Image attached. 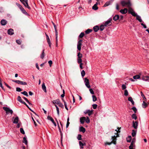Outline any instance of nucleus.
Listing matches in <instances>:
<instances>
[{"label": "nucleus", "instance_id": "nucleus-1", "mask_svg": "<svg viewBox=\"0 0 149 149\" xmlns=\"http://www.w3.org/2000/svg\"><path fill=\"white\" fill-rule=\"evenodd\" d=\"M120 4L123 7H129L131 6V3L130 1H126L125 0H122L120 2Z\"/></svg>", "mask_w": 149, "mask_h": 149}, {"label": "nucleus", "instance_id": "nucleus-2", "mask_svg": "<svg viewBox=\"0 0 149 149\" xmlns=\"http://www.w3.org/2000/svg\"><path fill=\"white\" fill-rule=\"evenodd\" d=\"M119 137V134H117V135H114L113 136H112L111 137V139L112 140V141L111 143L107 142L105 143L106 145H110L112 143H113L114 144H116V141L117 140L116 138Z\"/></svg>", "mask_w": 149, "mask_h": 149}, {"label": "nucleus", "instance_id": "nucleus-3", "mask_svg": "<svg viewBox=\"0 0 149 149\" xmlns=\"http://www.w3.org/2000/svg\"><path fill=\"white\" fill-rule=\"evenodd\" d=\"M52 23L53 25L55 30V36H56V46L57 47L58 46V32L57 31V30L56 29V25L53 22H52Z\"/></svg>", "mask_w": 149, "mask_h": 149}, {"label": "nucleus", "instance_id": "nucleus-4", "mask_svg": "<svg viewBox=\"0 0 149 149\" xmlns=\"http://www.w3.org/2000/svg\"><path fill=\"white\" fill-rule=\"evenodd\" d=\"M3 109L6 111L7 114L10 113L11 114H12L13 113V112L12 110L10 109L8 107H3Z\"/></svg>", "mask_w": 149, "mask_h": 149}, {"label": "nucleus", "instance_id": "nucleus-5", "mask_svg": "<svg viewBox=\"0 0 149 149\" xmlns=\"http://www.w3.org/2000/svg\"><path fill=\"white\" fill-rule=\"evenodd\" d=\"M24 5V6L29 9H30V7L29 6L28 3V0H20Z\"/></svg>", "mask_w": 149, "mask_h": 149}, {"label": "nucleus", "instance_id": "nucleus-6", "mask_svg": "<svg viewBox=\"0 0 149 149\" xmlns=\"http://www.w3.org/2000/svg\"><path fill=\"white\" fill-rule=\"evenodd\" d=\"M13 81L14 82L18 84L22 85H26L27 84L26 82L23 81H22L18 80H13Z\"/></svg>", "mask_w": 149, "mask_h": 149}, {"label": "nucleus", "instance_id": "nucleus-7", "mask_svg": "<svg viewBox=\"0 0 149 149\" xmlns=\"http://www.w3.org/2000/svg\"><path fill=\"white\" fill-rule=\"evenodd\" d=\"M84 82L85 83V84L86 86L88 88H90L91 87V86L89 84V80L86 78H85L84 79Z\"/></svg>", "mask_w": 149, "mask_h": 149}, {"label": "nucleus", "instance_id": "nucleus-8", "mask_svg": "<svg viewBox=\"0 0 149 149\" xmlns=\"http://www.w3.org/2000/svg\"><path fill=\"white\" fill-rule=\"evenodd\" d=\"M47 118L48 120H50L53 123L55 126H56V124L55 122H54V119L51 116H48Z\"/></svg>", "mask_w": 149, "mask_h": 149}, {"label": "nucleus", "instance_id": "nucleus-9", "mask_svg": "<svg viewBox=\"0 0 149 149\" xmlns=\"http://www.w3.org/2000/svg\"><path fill=\"white\" fill-rule=\"evenodd\" d=\"M138 125V122L137 121H133V127L134 129H136L137 128Z\"/></svg>", "mask_w": 149, "mask_h": 149}, {"label": "nucleus", "instance_id": "nucleus-10", "mask_svg": "<svg viewBox=\"0 0 149 149\" xmlns=\"http://www.w3.org/2000/svg\"><path fill=\"white\" fill-rule=\"evenodd\" d=\"M8 33L10 35H12L14 34L13 30L12 29H10L7 31Z\"/></svg>", "mask_w": 149, "mask_h": 149}, {"label": "nucleus", "instance_id": "nucleus-11", "mask_svg": "<svg viewBox=\"0 0 149 149\" xmlns=\"http://www.w3.org/2000/svg\"><path fill=\"white\" fill-rule=\"evenodd\" d=\"M127 8H125L123 9H121L120 11V12L122 14H125L127 12Z\"/></svg>", "mask_w": 149, "mask_h": 149}, {"label": "nucleus", "instance_id": "nucleus-12", "mask_svg": "<svg viewBox=\"0 0 149 149\" xmlns=\"http://www.w3.org/2000/svg\"><path fill=\"white\" fill-rule=\"evenodd\" d=\"M8 22L4 19H2L1 21V24L2 26L5 25Z\"/></svg>", "mask_w": 149, "mask_h": 149}, {"label": "nucleus", "instance_id": "nucleus-13", "mask_svg": "<svg viewBox=\"0 0 149 149\" xmlns=\"http://www.w3.org/2000/svg\"><path fill=\"white\" fill-rule=\"evenodd\" d=\"M93 112V110L90 111V110H87L84 112V113L86 114L88 113V115L90 116L92 114Z\"/></svg>", "mask_w": 149, "mask_h": 149}, {"label": "nucleus", "instance_id": "nucleus-14", "mask_svg": "<svg viewBox=\"0 0 149 149\" xmlns=\"http://www.w3.org/2000/svg\"><path fill=\"white\" fill-rule=\"evenodd\" d=\"M80 122L82 124H83L86 120V117H83L80 118Z\"/></svg>", "mask_w": 149, "mask_h": 149}, {"label": "nucleus", "instance_id": "nucleus-15", "mask_svg": "<svg viewBox=\"0 0 149 149\" xmlns=\"http://www.w3.org/2000/svg\"><path fill=\"white\" fill-rule=\"evenodd\" d=\"M112 20V19H111L105 22L104 24L105 26H107L108 25H109V24L110 23H111V21Z\"/></svg>", "mask_w": 149, "mask_h": 149}, {"label": "nucleus", "instance_id": "nucleus-16", "mask_svg": "<svg viewBox=\"0 0 149 149\" xmlns=\"http://www.w3.org/2000/svg\"><path fill=\"white\" fill-rule=\"evenodd\" d=\"M98 4V2H96L93 6L92 9L94 10H96L98 9V7L97 6Z\"/></svg>", "mask_w": 149, "mask_h": 149}, {"label": "nucleus", "instance_id": "nucleus-17", "mask_svg": "<svg viewBox=\"0 0 149 149\" xmlns=\"http://www.w3.org/2000/svg\"><path fill=\"white\" fill-rule=\"evenodd\" d=\"M143 80L149 82V77L144 76L142 78Z\"/></svg>", "mask_w": 149, "mask_h": 149}, {"label": "nucleus", "instance_id": "nucleus-18", "mask_svg": "<svg viewBox=\"0 0 149 149\" xmlns=\"http://www.w3.org/2000/svg\"><path fill=\"white\" fill-rule=\"evenodd\" d=\"M60 102V101L58 99L54 100L52 101V102L53 104H58Z\"/></svg>", "mask_w": 149, "mask_h": 149}, {"label": "nucleus", "instance_id": "nucleus-19", "mask_svg": "<svg viewBox=\"0 0 149 149\" xmlns=\"http://www.w3.org/2000/svg\"><path fill=\"white\" fill-rule=\"evenodd\" d=\"M19 121V118L18 117H16L15 118L14 120L13 121V123L15 124H17L18 123Z\"/></svg>", "mask_w": 149, "mask_h": 149}, {"label": "nucleus", "instance_id": "nucleus-20", "mask_svg": "<svg viewBox=\"0 0 149 149\" xmlns=\"http://www.w3.org/2000/svg\"><path fill=\"white\" fill-rule=\"evenodd\" d=\"M128 100L129 101H130L132 105H134V102L132 98L131 97H129L128 98Z\"/></svg>", "mask_w": 149, "mask_h": 149}, {"label": "nucleus", "instance_id": "nucleus-21", "mask_svg": "<svg viewBox=\"0 0 149 149\" xmlns=\"http://www.w3.org/2000/svg\"><path fill=\"white\" fill-rule=\"evenodd\" d=\"M145 101H143V103L142 104V107L144 108H146L148 106V104L145 102Z\"/></svg>", "mask_w": 149, "mask_h": 149}, {"label": "nucleus", "instance_id": "nucleus-22", "mask_svg": "<svg viewBox=\"0 0 149 149\" xmlns=\"http://www.w3.org/2000/svg\"><path fill=\"white\" fill-rule=\"evenodd\" d=\"M42 90L45 92H47L46 89V87L44 83H43L42 85Z\"/></svg>", "mask_w": 149, "mask_h": 149}, {"label": "nucleus", "instance_id": "nucleus-23", "mask_svg": "<svg viewBox=\"0 0 149 149\" xmlns=\"http://www.w3.org/2000/svg\"><path fill=\"white\" fill-rule=\"evenodd\" d=\"M79 131L80 132H82L83 133H84L86 131V129L84 127L82 126L80 127Z\"/></svg>", "mask_w": 149, "mask_h": 149}, {"label": "nucleus", "instance_id": "nucleus-24", "mask_svg": "<svg viewBox=\"0 0 149 149\" xmlns=\"http://www.w3.org/2000/svg\"><path fill=\"white\" fill-rule=\"evenodd\" d=\"M120 17L118 15H115L113 17V19L114 21H116Z\"/></svg>", "mask_w": 149, "mask_h": 149}, {"label": "nucleus", "instance_id": "nucleus-25", "mask_svg": "<svg viewBox=\"0 0 149 149\" xmlns=\"http://www.w3.org/2000/svg\"><path fill=\"white\" fill-rule=\"evenodd\" d=\"M93 29L95 32H97L99 29V27L97 26H96L93 27Z\"/></svg>", "mask_w": 149, "mask_h": 149}, {"label": "nucleus", "instance_id": "nucleus-26", "mask_svg": "<svg viewBox=\"0 0 149 149\" xmlns=\"http://www.w3.org/2000/svg\"><path fill=\"white\" fill-rule=\"evenodd\" d=\"M136 19L138 20L139 22H142V20L141 18V17L140 16L137 15L136 16Z\"/></svg>", "mask_w": 149, "mask_h": 149}, {"label": "nucleus", "instance_id": "nucleus-27", "mask_svg": "<svg viewBox=\"0 0 149 149\" xmlns=\"http://www.w3.org/2000/svg\"><path fill=\"white\" fill-rule=\"evenodd\" d=\"M140 78L139 75L137 74L133 77V78L134 79H139Z\"/></svg>", "mask_w": 149, "mask_h": 149}, {"label": "nucleus", "instance_id": "nucleus-28", "mask_svg": "<svg viewBox=\"0 0 149 149\" xmlns=\"http://www.w3.org/2000/svg\"><path fill=\"white\" fill-rule=\"evenodd\" d=\"M23 142L26 145L27 144V141L26 140V137H24L23 138Z\"/></svg>", "mask_w": 149, "mask_h": 149}, {"label": "nucleus", "instance_id": "nucleus-29", "mask_svg": "<svg viewBox=\"0 0 149 149\" xmlns=\"http://www.w3.org/2000/svg\"><path fill=\"white\" fill-rule=\"evenodd\" d=\"M135 146V145L134 143L131 142L130 146H129V149H133V147H134Z\"/></svg>", "mask_w": 149, "mask_h": 149}, {"label": "nucleus", "instance_id": "nucleus-30", "mask_svg": "<svg viewBox=\"0 0 149 149\" xmlns=\"http://www.w3.org/2000/svg\"><path fill=\"white\" fill-rule=\"evenodd\" d=\"M44 49H43L42 51V53L40 55V58L42 59H43L44 57L45 54L44 53Z\"/></svg>", "mask_w": 149, "mask_h": 149}, {"label": "nucleus", "instance_id": "nucleus-31", "mask_svg": "<svg viewBox=\"0 0 149 149\" xmlns=\"http://www.w3.org/2000/svg\"><path fill=\"white\" fill-rule=\"evenodd\" d=\"M21 11H22V12L24 14L28 15V13L26 12L25 10L23 8L22 9H21Z\"/></svg>", "mask_w": 149, "mask_h": 149}, {"label": "nucleus", "instance_id": "nucleus-32", "mask_svg": "<svg viewBox=\"0 0 149 149\" xmlns=\"http://www.w3.org/2000/svg\"><path fill=\"white\" fill-rule=\"evenodd\" d=\"M127 141L128 142H130L131 141L132 137L131 136H129L127 138Z\"/></svg>", "mask_w": 149, "mask_h": 149}, {"label": "nucleus", "instance_id": "nucleus-33", "mask_svg": "<svg viewBox=\"0 0 149 149\" xmlns=\"http://www.w3.org/2000/svg\"><path fill=\"white\" fill-rule=\"evenodd\" d=\"M129 8L128 12L129 13L131 14L134 11L133 9L130 7H128Z\"/></svg>", "mask_w": 149, "mask_h": 149}, {"label": "nucleus", "instance_id": "nucleus-34", "mask_svg": "<svg viewBox=\"0 0 149 149\" xmlns=\"http://www.w3.org/2000/svg\"><path fill=\"white\" fill-rule=\"evenodd\" d=\"M104 26V25H101L100 27L99 28V29H100V30L101 31H103L104 29V26Z\"/></svg>", "mask_w": 149, "mask_h": 149}, {"label": "nucleus", "instance_id": "nucleus-35", "mask_svg": "<svg viewBox=\"0 0 149 149\" xmlns=\"http://www.w3.org/2000/svg\"><path fill=\"white\" fill-rule=\"evenodd\" d=\"M136 134V131L134 130H132V135L133 137L135 136Z\"/></svg>", "mask_w": 149, "mask_h": 149}, {"label": "nucleus", "instance_id": "nucleus-36", "mask_svg": "<svg viewBox=\"0 0 149 149\" xmlns=\"http://www.w3.org/2000/svg\"><path fill=\"white\" fill-rule=\"evenodd\" d=\"M140 93H141V95L142 97L143 98V100H146V98L145 97L144 95L143 94L142 92V91H141L140 92Z\"/></svg>", "mask_w": 149, "mask_h": 149}, {"label": "nucleus", "instance_id": "nucleus-37", "mask_svg": "<svg viewBox=\"0 0 149 149\" xmlns=\"http://www.w3.org/2000/svg\"><path fill=\"white\" fill-rule=\"evenodd\" d=\"M110 4H111L110 1L107 2L105 3V4H104V6L106 7V6H108L109 5H110Z\"/></svg>", "mask_w": 149, "mask_h": 149}, {"label": "nucleus", "instance_id": "nucleus-38", "mask_svg": "<svg viewBox=\"0 0 149 149\" xmlns=\"http://www.w3.org/2000/svg\"><path fill=\"white\" fill-rule=\"evenodd\" d=\"M81 45L82 44H77V49L79 51H80L81 50Z\"/></svg>", "mask_w": 149, "mask_h": 149}, {"label": "nucleus", "instance_id": "nucleus-39", "mask_svg": "<svg viewBox=\"0 0 149 149\" xmlns=\"http://www.w3.org/2000/svg\"><path fill=\"white\" fill-rule=\"evenodd\" d=\"M132 119H134L135 120H136L137 119V116L135 113L132 114Z\"/></svg>", "mask_w": 149, "mask_h": 149}, {"label": "nucleus", "instance_id": "nucleus-40", "mask_svg": "<svg viewBox=\"0 0 149 149\" xmlns=\"http://www.w3.org/2000/svg\"><path fill=\"white\" fill-rule=\"evenodd\" d=\"M77 56L78 57V58H81L82 57V54H81L79 52Z\"/></svg>", "mask_w": 149, "mask_h": 149}, {"label": "nucleus", "instance_id": "nucleus-41", "mask_svg": "<svg viewBox=\"0 0 149 149\" xmlns=\"http://www.w3.org/2000/svg\"><path fill=\"white\" fill-rule=\"evenodd\" d=\"M21 93L26 96L27 97H28V94L25 91H24L23 92H22Z\"/></svg>", "mask_w": 149, "mask_h": 149}, {"label": "nucleus", "instance_id": "nucleus-42", "mask_svg": "<svg viewBox=\"0 0 149 149\" xmlns=\"http://www.w3.org/2000/svg\"><path fill=\"white\" fill-rule=\"evenodd\" d=\"M84 35V32H81L79 35V37L80 38H82Z\"/></svg>", "mask_w": 149, "mask_h": 149}, {"label": "nucleus", "instance_id": "nucleus-43", "mask_svg": "<svg viewBox=\"0 0 149 149\" xmlns=\"http://www.w3.org/2000/svg\"><path fill=\"white\" fill-rule=\"evenodd\" d=\"M91 31L92 30L91 29H88L85 31V33L86 34H88L90 33Z\"/></svg>", "mask_w": 149, "mask_h": 149}, {"label": "nucleus", "instance_id": "nucleus-44", "mask_svg": "<svg viewBox=\"0 0 149 149\" xmlns=\"http://www.w3.org/2000/svg\"><path fill=\"white\" fill-rule=\"evenodd\" d=\"M93 100V102H95L97 100V97L95 95H92Z\"/></svg>", "mask_w": 149, "mask_h": 149}, {"label": "nucleus", "instance_id": "nucleus-45", "mask_svg": "<svg viewBox=\"0 0 149 149\" xmlns=\"http://www.w3.org/2000/svg\"><path fill=\"white\" fill-rule=\"evenodd\" d=\"M16 4L20 10L23 8L20 4L17 3H16Z\"/></svg>", "mask_w": 149, "mask_h": 149}, {"label": "nucleus", "instance_id": "nucleus-46", "mask_svg": "<svg viewBox=\"0 0 149 149\" xmlns=\"http://www.w3.org/2000/svg\"><path fill=\"white\" fill-rule=\"evenodd\" d=\"M132 109L134 111L135 113H136V112L137 110L135 107H133L132 108Z\"/></svg>", "mask_w": 149, "mask_h": 149}, {"label": "nucleus", "instance_id": "nucleus-47", "mask_svg": "<svg viewBox=\"0 0 149 149\" xmlns=\"http://www.w3.org/2000/svg\"><path fill=\"white\" fill-rule=\"evenodd\" d=\"M81 76L82 77H84L85 74V71L84 70H82V71L81 72Z\"/></svg>", "mask_w": 149, "mask_h": 149}, {"label": "nucleus", "instance_id": "nucleus-48", "mask_svg": "<svg viewBox=\"0 0 149 149\" xmlns=\"http://www.w3.org/2000/svg\"><path fill=\"white\" fill-rule=\"evenodd\" d=\"M77 139L79 140H81V134H78L77 137Z\"/></svg>", "mask_w": 149, "mask_h": 149}, {"label": "nucleus", "instance_id": "nucleus-49", "mask_svg": "<svg viewBox=\"0 0 149 149\" xmlns=\"http://www.w3.org/2000/svg\"><path fill=\"white\" fill-rule=\"evenodd\" d=\"M20 132L21 133H22L23 134H25V132L24 131V130L23 128H21L20 129Z\"/></svg>", "mask_w": 149, "mask_h": 149}, {"label": "nucleus", "instance_id": "nucleus-50", "mask_svg": "<svg viewBox=\"0 0 149 149\" xmlns=\"http://www.w3.org/2000/svg\"><path fill=\"white\" fill-rule=\"evenodd\" d=\"M86 122L87 123H90V120L88 118V117H87L86 118V119L85 120Z\"/></svg>", "mask_w": 149, "mask_h": 149}, {"label": "nucleus", "instance_id": "nucleus-51", "mask_svg": "<svg viewBox=\"0 0 149 149\" xmlns=\"http://www.w3.org/2000/svg\"><path fill=\"white\" fill-rule=\"evenodd\" d=\"M58 106L59 107H60L62 108H63V107H64L63 105L61 103V102H60L59 103V104H58Z\"/></svg>", "mask_w": 149, "mask_h": 149}, {"label": "nucleus", "instance_id": "nucleus-52", "mask_svg": "<svg viewBox=\"0 0 149 149\" xmlns=\"http://www.w3.org/2000/svg\"><path fill=\"white\" fill-rule=\"evenodd\" d=\"M128 95V93L127 90H125L124 91V95L125 96H127Z\"/></svg>", "mask_w": 149, "mask_h": 149}, {"label": "nucleus", "instance_id": "nucleus-53", "mask_svg": "<svg viewBox=\"0 0 149 149\" xmlns=\"http://www.w3.org/2000/svg\"><path fill=\"white\" fill-rule=\"evenodd\" d=\"M131 14L134 17H136L137 15V13H136L134 11L132 12Z\"/></svg>", "mask_w": 149, "mask_h": 149}, {"label": "nucleus", "instance_id": "nucleus-54", "mask_svg": "<svg viewBox=\"0 0 149 149\" xmlns=\"http://www.w3.org/2000/svg\"><path fill=\"white\" fill-rule=\"evenodd\" d=\"M120 128H121V127H120V128L118 127V128H117L118 129V131H117L116 130H115V131H116V134L115 133V134H116V136L117 135V134H118L119 135V134H118V133L120 132V131H119V130H120Z\"/></svg>", "mask_w": 149, "mask_h": 149}, {"label": "nucleus", "instance_id": "nucleus-55", "mask_svg": "<svg viewBox=\"0 0 149 149\" xmlns=\"http://www.w3.org/2000/svg\"><path fill=\"white\" fill-rule=\"evenodd\" d=\"M17 100L18 101L21 102L22 100V99L21 97L20 96H18L17 97Z\"/></svg>", "mask_w": 149, "mask_h": 149}, {"label": "nucleus", "instance_id": "nucleus-56", "mask_svg": "<svg viewBox=\"0 0 149 149\" xmlns=\"http://www.w3.org/2000/svg\"><path fill=\"white\" fill-rule=\"evenodd\" d=\"M16 42L19 45H20L21 43V41L19 40H16Z\"/></svg>", "mask_w": 149, "mask_h": 149}, {"label": "nucleus", "instance_id": "nucleus-57", "mask_svg": "<svg viewBox=\"0 0 149 149\" xmlns=\"http://www.w3.org/2000/svg\"><path fill=\"white\" fill-rule=\"evenodd\" d=\"M16 90L17 91L21 92L22 91V89L19 87H17Z\"/></svg>", "mask_w": 149, "mask_h": 149}, {"label": "nucleus", "instance_id": "nucleus-58", "mask_svg": "<svg viewBox=\"0 0 149 149\" xmlns=\"http://www.w3.org/2000/svg\"><path fill=\"white\" fill-rule=\"evenodd\" d=\"M82 59L81 58H77V62L78 63H82Z\"/></svg>", "mask_w": 149, "mask_h": 149}, {"label": "nucleus", "instance_id": "nucleus-59", "mask_svg": "<svg viewBox=\"0 0 149 149\" xmlns=\"http://www.w3.org/2000/svg\"><path fill=\"white\" fill-rule=\"evenodd\" d=\"M122 89L123 90L125 89L126 88V86L124 84L122 85Z\"/></svg>", "mask_w": 149, "mask_h": 149}, {"label": "nucleus", "instance_id": "nucleus-60", "mask_svg": "<svg viewBox=\"0 0 149 149\" xmlns=\"http://www.w3.org/2000/svg\"><path fill=\"white\" fill-rule=\"evenodd\" d=\"M89 91L90 93L92 94H94V92L92 88H90L89 89Z\"/></svg>", "mask_w": 149, "mask_h": 149}, {"label": "nucleus", "instance_id": "nucleus-61", "mask_svg": "<svg viewBox=\"0 0 149 149\" xmlns=\"http://www.w3.org/2000/svg\"><path fill=\"white\" fill-rule=\"evenodd\" d=\"M92 106L93 109H95L97 107V105L96 104H93L92 105Z\"/></svg>", "mask_w": 149, "mask_h": 149}, {"label": "nucleus", "instance_id": "nucleus-62", "mask_svg": "<svg viewBox=\"0 0 149 149\" xmlns=\"http://www.w3.org/2000/svg\"><path fill=\"white\" fill-rule=\"evenodd\" d=\"M79 144L80 146H81V148H83V146H84V144L82 143L81 141H79Z\"/></svg>", "mask_w": 149, "mask_h": 149}, {"label": "nucleus", "instance_id": "nucleus-63", "mask_svg": "<svg viewBox=\"0 0 149 149\" xmlns=\"http://www.w3.org/2000/svg\"><path fill=\"white\" fill-rule=\"evenodd\" d=\"M48 63L49 64V66L51 67L52 64V61L50 60L48 61Z\"/></svg>", "mask_w": 149, "mask_h": 149}, {"label": "nucleus", "instance_id": "nucleus-64", "mask_svg": "<svg viewBox=\"0 0 149 149\" xmlns=\"http://www.w3.org/2000/svg\"><path fill=\"white\" fill-rule=\"evenodd\" d=\"M17 123L18 124L17 126V128H19L20 127V126L21 125V123Z\"/></svg>", "mask_w": 149, "mask_h": 149}]
</instances>
